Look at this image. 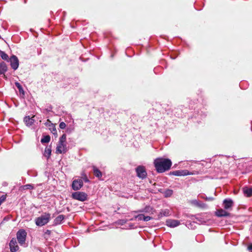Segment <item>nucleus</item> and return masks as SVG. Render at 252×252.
<instances>
[{
  "instance_id": "nucleus-1",
  "label": "nucleus",
  "mask_w": 252,
  "mask_h": 252,
  "mask_svg": "<svg viewBox=\"0 0 252 252\" xmlns=\"http://www.w3.org/2000/svg\"><path fill=\"white\" fill-rule=\"evenodd\" d=\"M154 163L157 171L158 173H163L168 170L172 165L170 159L164 158L155 159Z\"/></svg>"
},
{
  "instance_id": "nucleus-2",
  "label": "nucleus",
  "mask_w": 252,
  "mask_h": 252,
  "mask_svg": "<svg viewBox=\"0 0 252 252\" xmlns=\"http://www.w3.org/2000/svg\"><path fill=\"white\" fill-rule=\"evenodd\" d=\"M50 219V214L45 213L40 217L35 219V224L38 226H42L46 224L49 221Z\"/></svg>"
},
{
  "instance_id": "nucleus-3",
  "label": "nucleus",
  "mask_w": 252,
  "mask_h": 252,
  "mask_svg": "<svg viewBox=\"0 0 252 252\" xmlns=\"http://www.w3.org/2000/svg\"><path fill=\"white\" fill-rule=\"evenodd\" d=\"M27 236V232L24 229H20L16 233V237L18 243L20 245L25 244Z\"/></svg>"
},
{
  "instance_id": "nucleus-4",
  "label": "nucleus",
  "mask_w": 252,
  "mask_h": 252,
  "mask_svg": "<svg viewBox=\"0 0 252 252\" xmlns=\"http://www.w3.org/2000/svg\"><path fill=\"white\" fill-rule=\"evenodd\" d=\"M198 173L199 172L198 171H194L193 172H189L188 170H176L171 172V174L177 176L195 175L198 174Z\"/></svg>"
},
{
  "instance_id": "nucleus-5",
  "label": "nucleus",
  "mask_w": 252,
  "mask_h": 252,
  "mask_svg": "<svg viewBox=\"0 0 252 252\" xmlns=\"http://www.w3.org/2000/svg\"><path fill=\"white\" fill-rule=\"evenodd\" d=\"M87 194L84 192L76 191L72 193V197L76 200L84 201L87 199Z\"/></svg>"
},
{
  "instance_id": "nucleus-6",
  "label": "nucleus",
  "mask_w": 252,
  "mask_h": 252,
  "mask_svg": "<svg viewBox=\"0 0 252 252\" xmlns=\"http://www.w3.org/2000/svg\"><path fill=\"white\" fill-rule=\"evenodd\" d=\"M137 176L141 179L146 178L147 176V172L145 168L143 166H139L136 168Z\"/></svg>"
},
{
  "instance_id": "nucleus-7",
  "label": "nucleus",
  "mask_w": 252,
  "mask_h": 252,
  "mask_svg": "<svg viewBox=\"0 0 252 252\" xmlns=\"http://www.w3.org/2000/svg\"><path fill=\"white\" fill-rule=\"evenodd\" d=\"M9 61L12 68L14 70H16L19 66V60L18 58L15 55H12L10 57Z\"/></svg>"
},
{
  "instance_id": "nucleus-8",
  "label": "nucleus",
  "mask_w": 252,
  "mask_h": 252,
  "mask_svg": "<svg viewBox=\"0 0 252 252\" xmlns=\"http://www.w3.org/2000/svg\"><path fill=\"white\" fill-rule=\"evenodd\" d=\"M67 151L66 143H58L56 153L63 154Z\"/></svg>"
},
{
  "instance_id": "nucleus-9",
  "label": "nucleus",
  "mask_w": 252,
  "mask_h": 252,
  "mask_svg": "<svg viewBox=\"0 0 252 252\" xmlns=\"http://www.w3.org/2000/svg\"><path fill=\"white\" fill-rule=\"evenodd\" d=\"M83 183L82 179L75 180L72 184V189L74 190L80 189L83 186Z\"/></svg>"
},
{
  "instance_id": "nucleus-10",
  "label": "nucleus",
  "mask_w": 252,
  "mask_h": 252,
  "mask_svg": "<svg viewBox=\"0 0 252 252\" xmlns=\"http://www.w3.org/2000/svg\"><path fill=\"white\" fill-rule=\"evenodd\" d=\"M9 247L11 252H15L19 250V246L15 238H13L10 241Z\"/></svg>"
},
{
  "instance_id": "nucleus-11",
  "label": "nucleus",
  "mask_w": 252,
  "mask_h": 252,
  "mask_svg": "<svg viewBox=\"0 0 252 252\" xmlns=\"http://www.w3.org/2000/svg\"><path fill=\"white\" fill-rule=\"evenodd\" d=\"M224 208L226 210L231 209L233 205V201L230 198L225 199L223 201Z\"/></svg>"
},
{
  "instance_id": "nucleus-12",
  "label": "nucleus",
  "mask_w": 252,
  "mask_h": 252,
  "mask_svg": "<svg viewBox=\"0 0 252 252\" xmlns=\"http://www.w3.org/2000/svg\"><path fill=\"white\" fill-rule=\"evenodd\" d=\"M166 223L170 227H175L179 225L180 222L178 220L169 219L166 220Z\"/></svg>"
},
{
  "instance_id": "nucleus-13",
  "label": "nucleus",
  "mask_w": 252,
  "mask_h": 252,
  "mask_svg": "<svg viewBox=\"0 0 252 252\" xmlns=\"http://www.w3.org/2000/svg\"><path fill=\"white\" fill-rule=\"evenodd\" d=\"M243 191L245 196L250 197L252 196V188L245 187L243 188Z\"/></svg>"
},
{
  "instance_id": "nucleus-14",
  "label": "nucleus",
  "mask_w": 252,
  "mask_h": 252,
  "mask_svg": "<svg viewBox=\"0 0 252 252\" xmlns=\"http://www.w3.org/2000/svg\"><path fill=\"white\" fill-rule=\"evenodd\" d=\"M216 216H217L218 217H228V216H230V213H229L225 210L221 209L218 210L216 212Z\"/></svg>"
},
{
  "instance_id": "nucleus-15",
  "label": "nucleus",
  "mask_w": 252,
  "mask_h": 252,
  "mask_svg": "<svg viewBox=\"0 0 252 252\" xmlns=\"http://www.w3.org/2000/svg\"><path fill=\"white\" fill-rule=\"evenodd\" d=\"M33 118L34 116L31 118L30 116H26L24 118V121L26 126H32L34 122V119Z\"/></svg>"
},
{
  "instance_id": "nucleus-16",
  "label": "nucleus",
  "mask_w": 252,
  "mask_h": 252,
  "mask_svg": "<svg viewBox=\"0 0 252 252\" xmlns=\"http://www.w3.org/2000/svg\"><path fill=\"white\" fill-rule=\"evenodd\" d=\"M64 219V216L60 215L54 220V224L57 225L62 223L63 220Z\"/></svg>"
},
{
  "instance_id": "nucleus-17",
  "label": "nucleus",
  "mask_w": 252,
  "mask_h": 252,
  "mask_svg": "<svg viewBox=\"0 0 252 252\" xmlns=\"http://www.w3.org/2000/svg\"><path fill=\"white\" fill-rule=\"evenodd\" d=\"M191 203L195 205V206L201 208H204L207 206V205L206 204L195 199L192 200Z\"/></svg>"
},
{
  "instance_id": "nucleus-18",
  "label": "nucleus",
  "mask_w": 252,
  "mask_h": 252,
  "mask_svg": "<svg viewBox=\"0 0 252 252\" xmlns=\"http://www.w3.org/2000/svg\"><path fill=\"white\" fill-rule=\"evenodd\" d=\"M7 70L6 64L2 62L0 63V75L4 74Z\"/></svg>"
},
{
  "instance_id": "nucleus-19",
  "label": "nucleus",
  "mask_w": 252,
  "mask_h": 252,
  "mask_svg": "<svg viewBox=\"0 0 252 252\" xmlns=\"http://www.w3.org/2000/svg\"><path fill=\"white\" fill-rule=\"evenodd\" d=\"M93 168L95 176L100 179L102 177L101 172L94 166H93Z\"/></svg>"
},
{
  "instance_id": "nucleus-20",
  "label": "nucleus",
  "mask_w": 252,
  "mask_h": 252,
  "mask_svg": "<svg viewBox=\"0 0 252 252\" xmlns=\"http://www.w3.org/2000/svg\"><path fill=\"white\" fill-rule=\"evenodd\" d=\"M51 147L50 146L46 147L44 151V156L46 157L47 158H49L51 156Z\"/></svg>"
},
{
  "instance_id": "nucleus-21",
  "label": "nucleus",
  "mask_w": 252,
  "mask_h": 252,
  "mask_svg": "<svg viewBox=\"0 0 252 252\" xmlns=\"http://www.w3.org/2000/svg\"><path fill=\"white\" fill-rule=\"evenodd\" d=\"M152 211H153V208L149 206H146L143 209L138 210L137 211V212H145V213H152Z\"/></svg>"
},
{
  "instance_id": "nucleus-22",
  "label": "nucleus",
  "mask_w": 252,
  "mask_h": 252,
  "mask_svg": "<svg viewBox=\"0 0 252 252\" xmlns=\"http://www.w3.org/2000/svg\"><path fill=\"white\" fill-rule=\"evenodd\" d=\"M173 190L172 189H167L165 190H164L162 193L163 194L164 197H168L171 196L173 194Z\"/></svg>"
},
{
  "instance_id": "nucleus-23",
  "label": "nucleus",
  "mask_w": 252,
  "mask_h": 252,
  "mask_svg": "<svg viewBox=\"0 0 252 252\" xmlns=\"http://www.w3.org/2000/svg\"><path fill=\"white\" fill-rule=\"evenodd\" d=\"M33 189V186L32 184H27L21 187V189L22 190H26V189Z\"/></svg>"
},
{
  "instance_id": "nucleus-24",
  "label": "nucleus",
  "mask_w": 252,
  "mask_h": 252,
  "mask_svg": "<svg viewBox=\"0 0 252 252\" xmlns=\"http://www.w3.org/2000/svg\"><path fill=\"white\" fill-rule=\"evenodd\" d=\"M50 140V136L49 135H46L41 139V142L42 143H46L49 142Z\"/></svg>"
},
{
  "instance_id": "nucleus-25",
  "label": "nucleus",
  "mask_w": 252,
  "mask_h": 252,
  "mask_svg": "<svg viewBox=\"0 0 252 252\" xmlns=\"http://www.w3.org/2000/svg\"><path fill=\"white\" fill-rule=\"evenodd\" d=\"M0 56L3 60L8 61V56L4 52L0 51Z\"/></svg>"
},
{
  "instance_id": "nucleus-26",
  "label": "nucleus",
  "mask_w": 252,
  "mask_h": 252,
  "mask_svg": "<svg viewBox=\"0 0 252 252\" xmlns=\"http://www.w3.org/2000/svg\"><path fill=\"white\" fill-rule=\"evenodd\" d=\"M160 215L162 216H165V217L168 216L170 215V211L168 209L162 210L160 212Z\"/></svg>"
},
{
  "instance_id": "nucleus-27",
  "label": "nucleus",
  "mask_w": 252,
  "mask_h": 252,
  "mask_svg": "<svg viewBox=\"0 0 252 252\" xmlns=\"http://www.w3.org/2000/svg\"><path fill=\"white\" fill-rule=\"evenodd\" d=\"M143 218H144V215L143 214H139L134 216V218L131 219L130 220H133L138 219V220H143Z\"/></svg>"
},
{
  "instance_id": "nucleus-28",
  "label": "nucleus",
  "mask_w": 252,
  "mask_h": 252,
  "mask_svg": "<svg viewBox=\"0 0 252 252\" xmlns=\"http://www.w3.org/2000/svg\"><path fill=\"white\" fill-rule=\"evenodd\" d=\"M15 86L18 89L19 91V92L20 93L24 94V91L23 90V89L22 86L21 85V84L19 83L16 82L15 83Z\"/></svg>"
},
{
  "instance_id": "nucleus-29",
  "label": "nucleus",
  "mask_w": 252,
  "mask_h": 252,
  "mask_svg": "<svg viewBox=\"0 0 252 252\" xmlns=\"http://www.w3.org/2000/svg\"><path fill=\"white\" fill-rule=\"evenodd\" d=\"M66 134H63L60 138L59 142V143H66Z\"/></svg>"
},
{
  "instance_id": "nucleus-30",
  "label": "nucleus",
  "mask_w": 252,
  "mask_h": 252,
  "mask_svg": "<svg viewBox=\"0 0 252 252\" xmlns=\"http://www.w3.org/2000/svg\"><path fill=\"white\" fill-rule=\"evenodd\" d=\"M59 126L60 128L64 129L66 126V124L64 122H61L59 125Z\"/></svg>"
},
{
  "instance_id": "nucleus-31",
  "label": "nucleus",
  "mask_w": 252,
  "mask_h": 252,
  "mask_svg": "<svg viewBox=\"0 0 252 252\" xmlns=\"http://www.w3.org/2000/svg\"><path fill=\"white\" fill-rule=\"evenodd\" d=\"M152 219V218L150 216H145L143 218V220L145 221H148Z\"/></svg>"
},
{
  "instance_id": "nucleus-32",
  "label": "nucleus",
  "mask_w": 252,
  "mask_h": 252,
  "mask_svg": "<svg viewBox=\"0 0 252 252\" xmlns=\"http://www.w3.org/2000/svg\"><path fill=\"white\" fill-rule=\"evenodd\" d=\"M6 199V196L5 195H2L0 197V204L3 202Z\"/></svg>"
},
{
  "instance_id": "nucleus-33",
  "label": "nucleus",
  "mask_w": 252,
  "mask_h": 252,
  "mask_svg": "<svg viewBox=\"0 0 252 252\" xmlns=\"http://www.w3.org/2000/svg\"><path fill=\"white\" fill-rule=\"evenodd\" d=\"M248 250L250 251H252V244H251L248 246Z\"/></svg>"
},
{
  "instance_id": "nucleus-34",
  "label": "nucleus",
  "mask_w": 252,
  "mask_h": 252,
  "mask_svg": "<svg viewBox=\"0 0 252 252\" xmlns=\"http://www.w3.org/2000/svg\"><path fill=\"white\" fill-rule=\"evenodd\" d=\"M205 199L206 200H208V201H212L214 199V198H213V197H206L205 198Z\"/></svg>"
},
{
  "instance_id": "nucleus-35",
  "label": "nucleus",
  "mask_w": 252,
  "mask_h": 252,
  "mask_svg": "<svg viewBox=\"0 0 252 252\" xmlns=\"http://www.w3.org/2000/svg\"><path fill=\"white\" fill-rule=\"evenodd\" d=\"M205 194H202V195H200L199 197L201 198H203V199H205V198L206 197L205 196Z\"/></svg>"
},
{
  "instance_id": "nucleus-36",
  "label": "nucleus",
  "mask_w": 252,
  "mask_h": 252,
  "mask_svg": "<svg viewBox=\"0 0 252 252\" xmlns=\"http://www.w3.org/2000/svg\"><path fill=\"white\" fill-rule=\"evenodd\" d=\"M84 181H85V182H89V179L87 178V177H85V178H84Z\"/></svg>"
},
{
  "instance_id": "nucleus-37",
  "label": "nucleus",
  "mask_w": 252,
  "mask_h": 252,
  "mask_svg": "<svg viewBox=\"0 0 252 252\" xmlns=\"http://www.w3.org/2000/svg\"><path fill=\"white\" fill-rule=\"evenodd\" d=\"M196 219L198 221H199V222H201L200 219H199L198 218H196Z\"/></svg>"
},
{
  "instance_id": "nucleus-38",
  "label": "nucleus",
  "mask_w": 252,
  "mask_h": 252,
  "mask_svg": "<svg viewBox=\"0 0 252 252\" xmlns=\"http://www.w3.org/2000/svg\"><path fill=\"white\" fill-rule=\"evenodd\" d=\"M53 130H54V131H56V128H54V129H53Z\"/></svg>"
},
{
  "instance_id": "nucleus-39",
  "label": "nucleus",
  "mask_w": 252,
  "mask_h": 252,
  "mask_svg": "<svg viewBox=\"0 0 252 252\" xmlns=\"http://www.w3.org/2000/svg\"><path fill=\"white\" fill-rule=\"evenodd\" d=\"M1 38V36L0 35V39Z\"/></svg>"
}]
</instances>
